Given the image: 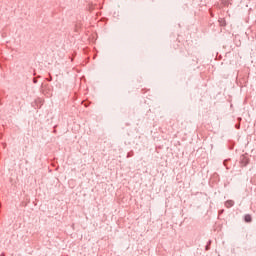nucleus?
<instances>
[{
    "mask_svg": "<svg viewBox=\"0 0 256 256\" xmlns=\"http://www.w3.org/2000/svg\"><path fill=\"white\" fill-rule=\"evenodd\" d=\"M249 158L246 155H241L240 156V165L242 167H247L248 163H249Z\"/></svg>",
    "mask_w": 256,
    "mask_h": 256,
    "instance_id": "f257e3e1",
    "label": "nucleus"
},
{
    "mask_svg": "<svg viewBox=\"0 0 256 256\" xmlns=\"http://www.w3.org/2000/svg\"><path fill=\"white\" fill-rule=\"evenodd\" d=\"M244 221H245V223H252L253 222V217L251 216V214H245L244 215Z\"/></svg>",
    "mask_w": 256,
    "mask_h": 256,
    "instance_id": "f03ea898",
    "label": "nucleus"
},
{
    "mask_svg": "<svg viewBox=\"0 0 256 256\" xmlns=\"http://www.w3.org/2000/svg\"><path fill=\"white\" fill-rule=\"evenodd\" d=\"M233 205H235V201L233 200H227L225 202V207H227L228 209H230V207H233Z\"/></svg>",
    "mask_w": 256,
    "mask_h": 256,
    "instance_id": "7ed1b4c3",
    "label": "nucleus"
},
{
    "mask_svg": "<svg viewBox=\"0 0 256 256\" xmlns=\"http://www.w3.org/2000/svg\"><path fill=\"white\" fill-rule=\"evenodd\" d=\"M211 243H212L211 240H209V241L207 242L206 247H205V250H206V251H209V249H211Z\"/></svg>",
    "mask_w": 256,
    "mask_h": 256,
    "instance_id": "20e7f679",
    "label": "nucleus"
},
{
    "mask_svg": "<svg viewBox=\"0 0 256 256\" xmlns=\"http://www.w3.org/2000/svg\"><path fill=\"white\" fill-rule=\"evenodd\" d=\"M218 22H219L220 25H226L225 19H223V18H220L218 20Z\"/></svg>",
    "mask_w": 256,
    "mask_h": 256,
    "instance_id": "39448f33",
    "label": "nucleus"
},
{
    "mask_svg": "<svg viewBox=\"0 0 256 256\" xmlns=\"http://www.w3.org/2000/svg\"><path fill=\"white\" fill-rule=\"evenodd\" d=\"M229 149H230L231 151H233V149H235V144H234L233 142H230V144H229Z\"/></svg>",
    "mask_w": 256,
    "mask_h": 256,
    "instance_id": "423d86ee",
    "label": "nucleus"
},
{
    "mask_svg": "<svg viewBox=\"0 0 256 256\" xmlns=\"http://www.w3.org/2000/svg\"><path fill=\"white\" fill-rule=\"evenodd\" d=\"M235 128H236V129H241V124H236V125H235Z\"/></svg>",
    "mask_w": 256,
    "mask_h": 256,
    "instance_id": "0eeeda50",
    "label": "nucleus"
},
{
    "mask_svg": "<svg viewBox=\"0 0 256 256\" xmlns=\"http://www.w3.org/2000/svg\"><path fill=\"white\" fill-rule=\"evenodd\" d=\"M127 157H133V152H129V153L127 154Z\"/></svg>",
    "mask_w": 256,
    "mask_h": 256,
    "instance_id": "6e6552de",
    "label": "nucleus"
},
{
    "mask_svg": "<svg viewBox=\"0 0 256 256\" xmlns=\"http://www.w3.org/2000/svg\"><path fill=\"white\" fill-rule=\"evenodd\" d=\"M229 160H224V162H223V165H224V167H227V162H228Z\"/></svg>",
    "mask_w": 256,
    "mask_h": 256,
    "instance_id": "1a4fd4ad",
    "label": "nucleus"
},
{
    "mask_svg": "<svg viewBox=\"0 0 256 256\" xmlns=\"http://www.w3.org/2000/svg\"><path fill=\"white\" fill-rule=\"evenodd\" d=\"M33 83L37 84V78H33Z\"/></svg>",
    "mask_w": 256,
    "mask_h": 256,
    "instance_id": "9d476101",
    "label": "nucleus"
},
{
    "mask_svg": "<svg viewBox=\"0 0 256 256\" xmlns=\"http://www.w3.org/2000/svg\"><path fill=\"white\" fill-rule=\"evenodd\" d=\"M84 106H86V107H89V104H87V103H84Z\"/></svg>",
    "mask_w": 256,
    "mask_h": 256,
    "instance_id": "9b49d317",
    "label": "nucleus"
},
{
    "mask_svg": "<svg viewBox=\"0 0 256 256\" xmlns=\"http://www.w3.org/2000/svg\"><path fill=\"white\" fill-rule=\"evenodd\" d=\"M48 81H53V79L52 78H48Z\"/></svg>",
    "mask_w": 256,
    "mask_h": 256,
    "instance_id": "f8f14e48",
    "label": "nucleus"
},
{
    "mask_svg": "<svg viewBox=\"0 0 256 256\" xmlns=\"http://www.w3.org/2000/svg\"><path fill=\"white\" fill-rule=\"evenodd\" d=\"M48 81H53V79L52 78H48Z\"/></svg>",
    "mask_w": 256,
    "mask_h": 256,
    "instance_id": "ddd939ff",
    "label": "nucleus"
},
{
    "mask_svg": "<svg viewBox=\"0 0 256 256\" xmlns=\"http://www.w3.org/2000/svg\"><path fill=\"white\" fill-rule=\"evenodd\" d=\"M1 256H5V254H4V253H2V254H1Z\"/></svg>",
    "mask_w": 256,
    "mask_h": 256,
    "instance_id": "4468645a",
    "label": "nucleus"
},
{
    "mask_svg": "<svg viewBox=\"0 0 256 256\" xmlns=\"http://www.w3.org/2000/svg\"><path fill=\"white\" fill-rule=\"evenodd\" d=\"M238 121H241V118H238Z\"/></svg>",
    "mask_w": 256,
    "mask_h": 256,
    "instance_id": "2eb2a0df",
    "label": "nucleus"
}]
</instances>
